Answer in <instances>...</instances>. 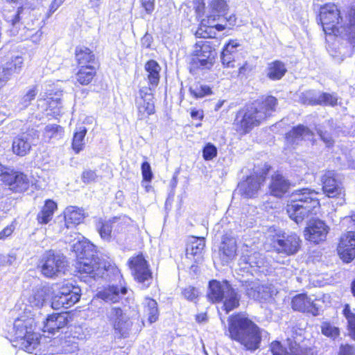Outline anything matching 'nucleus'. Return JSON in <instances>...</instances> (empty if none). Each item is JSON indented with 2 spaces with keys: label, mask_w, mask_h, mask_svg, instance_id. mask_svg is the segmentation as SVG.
<instances>
[{
  "label": "nucleus",
  "mask_w": 355,
  "mask_h": 355,
  "mask_svg": "<svg viewBox=\"0 0 355 355\" xmlns=\"http://www.w3.org/2000/svg\"><path fill=\"white\" fill-rule=\"evenodd\" d=\"M229 337L239 343L245 350L254 352L260 347L266 331L259 327L243 314H236L228 320Z\"/></svg>",
  "instance_id": "obj_1"
},
{
  "label": "nucleus",
  "mask_w": 355,
  "mask_h": 355,
  "mask_svg": "<svg viewBox=\"0 0 355 355\" xmlns=\"http://www.w3.org/2000/svg\"><path fill=\"white\" fill-rule=\"evenodd\" d=\"M277 99L272 96H267L246 105L237 114L236 125L237 131L245 134L254 127L258 126L268 116L275 111Z\"/></svg>",
  "instance_id": "obj_2"
},
{
  "label": "nucleus",
  "mask_w": 355,
  "mask_h": 355,
  "mask_svg": "<svg viewBox=\"0 0 355 355\" xmlns=\"http://www.w3.org/2000/svg\"><path fill=\"white\" fill-rule=\"evenodd\" d=\"M36 324L33 318L21 315L15 320L13 329L20 348L36 355H46V339L35 331Z\"/></svg>",
  "instance_id": "obj_3"
},
{
  "label": "nucleus",
  "mask_w": 355,
  "mask_h": 355,
  "mask_svg": "<svg viewBox=\"0 0 355 355\" xmlns=\"http://www.w3.org/2000/svg\"><path fill=\"white\" fill-rule=\"evenodd\" d=\"M317 195L316 191L308 188L293 192L286 206L289 217L300 224L310 214H316L320 208Z\"/></svg>",
  "instance_id": "obj_4"
},
{
  "label": "nucleus",
  "mask_w": 355,
  "mask_h": 355,
  "mask_svg": "<svg viewBox=\"0 0 355 355\" xmlns=\"http://www.w3.org/2000/svg\"><path fill=\"white\" fill-rule=\"evenodd\" d=\"M73 248L78 259L76 268L80 273L87 274L94 279L103 275L105 265L96 254L93 244L87 241H78Z\"/></svg>",
  "instance_id": "obj_5"
},
{
  "label": "nucleus",
  "mask_w": 355,
  "mask_h": 355,
  "mask_svg": "<svg viewBox=\"0 0 355 355\" xmlns=\"http://www.w3.org/2000/svg\"><path fill=\"white\" fill-rule=\"evenodd\" d=\"M341 19L340 10L335 4H326L321 7L320 11V20L323 31L327 35L340 36L347 40L354 47L355 46V24L352 19L347 26H338Z\"/></svg>",
  "instance_id": "obj_6"
},
{
  "label": "nucleus",
  "mask_w": 355,
  "mask_h": 355,
  "mask_svg": "<svg viewBox=\"0 0 355 355\" xmlns=\"http://www.w3.org/2000/svg\"><path fill=\"white\" fill-rule=\"evenodd\" d=\"M67 266L65 256L53 250L46 251L37 265L41 274L47 278H55L64 274Z\"/></svg>",
  "instance_id": "obj_7"
},
{
  "label": "nucleus",
  "mask_w": 355,
  "mask_h": 355,
  "mask_svg": "<svg viewBox=\"0 0 355 355\" xmlns=\"http://www.w3.org/2000/svg\"><path fill=\"white\" fill-rule=\"evenodd\" d=\"M128 266L134 279L144 287L148 288L152 282L153 275L144 256L138 254L132 257L128 260Z\"/></svg>",
  "instance_id": "obj_8"
},
{
  "label": "nucleus",
  "mask_w": 355,
  "mask_h": 355,
  "mask_svg": "<svg viewBox=\"0 0 355 355\" xmlns=\"http://www.w3.org/2000/svg\"><path fill=\"white\" fill-rule=\"evenodd\" d=\"M39 137V132L33 128L18 135L12 141V148L14 154L21 157L26 155L32 146L38 144Z\"/></svg>",
  "instance_id": "obj_9"
},
{
  "label": "nucleus",
  "mask_w": 355,
  "mask_h": 355,
  "mask_svg": "<svg viewBox=\"0 0 355 355\" xmlns=\"http://www.w3.org/2000/svg\"><path fill=\"white\" fill-rule=\"evenodd\" d=\"M0 180L7 185L11 191L21 193L30 186V180L26 175L8 168L0 174Z\"/></svg>",
  "instance_id": "obj_10"
},
{
  "label": "nucleus",
  "mask_w": 355,
  "mask_h": 355,
  "mask_svg": "<svg viewBox=\"0 0 355 355\" xmlns=\"http://www.w3.org/2000/svg\"><path fill=\"white\" fill-rule=\"evenodd\" d=\"M287 345L289 352L286 350L280 342L273 341L270 347L272 355H314L312 349L307 347L304 343H300L299 339L297 340L288 338Z\"/></svg>",
  "instance_id": "obj_11"
},
{
  "label": "nucleus",
  "mask_w": 355,
  "mask_h": 355,
  "mask_svg": "<svg viewBox=\"0 0 355 355\" xmlns=\"http://www.w3.org/2000/svg\"><path fill=\"white\" fill-rule=\"evenodd\" d=\"M300 237L294 233L277 235L273 242L274 248L278 253L288 256L296 254L300 248Z\"/></svg>",
  "instance_id": "obj_12"
},
{
  "label": "nucleus",
  "mask_w": 355,
  "mask_h": 355,
  "mask_svg": "<svg viewBox=\"0 0 355 355\" xmlns=\"http://www.w3.org/2000/svg\"><path fill=\"white\" fill-rule=\"evenodd\" d=\"M110 321L116 334L120 338H127L131 329L132 322L123 311L117 307H113L109 313Z\"/></svg>",
  "instance_id": "obj_13"
},
{
  "label": "nucleus",
  "mask_w": 355,
  "mask_h": 355,
  "mask_svg": "<svg viewBox=\"0 0 355 355\" xmlns=\"http://www.w3.org/2000/svg\"><path fill=\"white\" fill-rule=\"evenodd\" d=\"M265 179L263 174L250 175L239 184L238 191L245 198H255L265 182Z\"/></svg>",
  "instance_id": "obj_14"
},
{
  "label": "nucleus",
  "mask_w": 355,
  "mask_h": 355,
  "mask_svg": "<svg viewBox=\"0 0 355 355\" xmlns=\"http://www.w3.org/2000/svg\"><path fill=\"white\" fill-rule=\"evenodd\" d=\"M241 250L242 255L239 259V264L244 265V268L247 269L249 266L262 269V272L264 269L268 270L269 262L262 254L257 252H252L246 245L243 246Z\"/></svg>",
  "instance_id": "obj_15"
},
{
  "label": "nucleus",
  "mask_w": 355,
  "mask_h": 355,
  "mask_svg": "<svg viewBox=\"0 0 355 355\" xmlns=\"http://www.w3.org/2000/svg\"><path fill=\"white\" fill-rule=\"evenodd\" d=\"M337 251L344 262L349 263L355 258V232H349L340 237Z\"/></svg>",
  "instance_id": "obj_16"
},
{
  "label": "nucleus",
  "mask_w": 355,
  "mask_h": 355,
  "mask_svg": "<svg viewBox=\"0 0 355 355\" xmlns=\"http://www.w3.org/2000/svg\"><path fill=\"white\" fill-rule=\"evenodd\" d=\"M193 54L197 57L200 66L209 68L213 64L216 52L209 41L201 40L196 42Z\"/></svg>",
  "instance_id": "obj_17"
},
{
  "label": "nucleus",
  "mask_w": 355,
  "mask_h": 355,
  "mask_svg": "<svg viewBox=\"0 0 355 355\" xmlns=\"http://www.w3.org/2000/svg\"><path fill=\"white\" fill-rule=\"evenodd\" d=\"M322 190L329 198L338 197L344 194L342 183L336 179L334 171L326 172L321 178Z\"/></svg>",
  "instance_id": "obj_18"
},
{
  "label": "nucleus",
  "mask_w": 355,
  "mask_h": 355,
  "mask_svg": "<svg viewBox=\"0 0 355 355\" xmlns=\"http://www.w3.org/2000/svg\"><path fill=\"white\" fill-rule=\"evenodd\" d=\"M313 135V132L309 128L299 125L287 132L285 139L286 144L295 148L304 141H311Z\"/></svg>",
  "instance_id": "obj_19"
},
{
  "label": "nucleus",
  "mask_w": 355,
  "mask_h": 355,
  "mask_svg": "<svg viewBox=\"0 0 355 355\" xmlns=\"http://www.w3.org/2000/svg\"><path fill=\"white\" fill-rule=\"evenodd\" d=\"M329 232V227L319 219L311 220L306 228V239L313 243L324 241Z\"/></svg>",
  "instance_id": "obj_20"
},
{
  "label": "nucleus",
  "mask_w": 355,
  "mask_h": 355,
  "mask_svg": "<svg viewBox=\"0 0 355 355\" xmlns=\"http://www.w3.org/2000/svg\"><path fill=\"white\" fill-rule=\"evenodd\" d=\"M77 349V344L70 338H55L49 340L46 354H69L74 352Z\"/></svg>",
  "instance_id": "obj_21"
},
{
  "label": "nucleus",
  "mask_w": 355,
  "mask_h": 355,
  "mask_svg": "<svg viewBox=\"0 0 355 355\" xmlns=\"http://www.w3.org/2000/svg\"><path fill=\"white\" fill-rule=\"evenodd\" d=\"M237 244L233 236L224 235L219 247V257L223 264L232 261L236 255Z\"/></svg>",
  "instance_id": "obj_22"
},
{
  "label": "nucleus",
  "mask_w": 355,
  "mask_h": 355,
  "mask_svg": "<svg viewBox=\"0 0 355 355\" xmlns=\"http://www.w3.org/2000/svg\"><path fill=\"white\" fill-rule=\"evenodd\" d=\"M67 324L66 313H53L49 315L44 322L42 330L44 332L54 334L56 331L64 328Z\"/></svg>",
  "instance_id": "obj_23"
},
{
  "label": "nucleus",
  "mask_w": 355,
  "mask_h": 355,
  "mask_svg": "<svg viewBox=\"0 0 355 355\" xmlns=\"http://www.w3.org/2000/svg\"><path fill=\"white\" fill-rule=\"evenodd\" d=\"M292 307L294 310L311 313L314 315L318 314V309L313 300L305 294H299L292 300Z\"/></svg>",
  "instance_id": "obj_24"
},
{
  "label": "nucleus",
  "mask_w": 355,
  "mask_h": 355,
  "mask_svg": "<svg viewBox=\"0 0 355 355\" xmlns=\"http://www.w3.org/2000/svg\"><path fill=\"white\" fill-rule=\"evenodd\" d=\"M289 187V182L282 174L275 173L272 175L269 187L271 195L282 198L288 192Z\"/></svg>",
  "instance_id": "obj_25"
},
{
  "label": "nucleus",
  "mask_w": 355,
  "mask_h": 355,
  "mask_svg": "<svg viewBox=\"0 0 355 355\" xmlns=\"http://www.w3.org/2000/svg\"><path fill=\"white\" fill-rule=\"evenodd\" d=\"M127 293L125 286H109L98 293V297L107 302H117Z\"/></svg>",
  "instance_id": "obj_26"
},
{
  "label": "nucleus",
  "mask_w": 355,
  "mask_h": 355,
  "mask_svg": "<svg viewBox=\"0 0 355 355\" xmlns=\"http://www.w3.org/2000/svg\"><path fill=\"white\" fill-rule=\"evenodd\" d=\"M231 285L227 282L212 280L209 282L208 298L213 302H221L224 295Z\"/></svg>",
  "instance_id": "obj_27"
},
{
  "label": "nucleus",
  "mask_w": 355,
  "mask_h": 355,
  "mask_svg": "<svg viewBox=\"0 0 355 355\" xmlns=\"http://www.w3.org/2000/svg\"><path fill=\"white\" fill-rule=\"evenodd\" d=\"M78 290L75 289V292H72V295H61L57 293L52 298L51 307L53 309H60L61 308L68 309L79 301V295H78Z\"/></svg>",
  "instance_id": "obj_28"
},
{
  "label": "nucleus",
  "mask_w": 355,
  "mask_h": 355,
  "mask_svg": "<svg viewBox=\"0 0 355 355\" xmlns=\"http://www.w3.org/2000/svg\"><path fill=\"white\" fill-rule=\"evenodd\" d=\"M205 247V241L203 237H193L187 245V255L193 257L196 262H200L202 260Z\"/></svg>",
  "instance_id": "obj_29"
},
{
  "label": "nucleus",
  "mask_w": 355,
  "mask_h": 355,
  "mask_svg": "<svg viewBox=\"0 0 355 355\" xmlns=\"http://www.w3.org/2000/svg\"><path fill=\"white\" fill-rule=\"evenodd\" d=\"M64 224L67 229L80 224L84 219V213L77 207L70 206L64 210Z\"/></svg>",
  "instance_id": "obj_30"
},
{
  "label": "nucleus",
  "mask_w": 355,
  "mask_h": 355,
  "mask_svg": "<svg viewBox=\"0 0 355 355\" xmlns=\"http://www.w3.org/2000/svg\"><path fill=\"white\" fill-rule=\"evenodd\" d=\"M209 14L207 19L209 21L219 20L224 17L228 10V6L225 0H211L209 3Z\"/></svg>",
  "instance_id": "obj_31"
},
{
  "label": "nucleus",
  "mask_w": 355,
  "mask_h": 355,
  "mask_svg": "<svg viewBox=\"0 0 355 355\" xmlns=\"http://www.w3.org/2000/svg\"><path fill=\"white\" fill-rule=\"evenodd\" d=\"M117 220V218H113L112 220H105L101 218L96 219V229L98 232L101 239L107 241H110L112 228Z\"/></svg>",
  "instance_id": "obj_32"
},
{
  "label": "nucleus",
  "mask_w": 355,
  "mask_h": 355,
  "mask_svg": "<svg viewBox=\"0 0 355 355\" xmlns=\"http://www.w3.org/2000/svg\"><path fill=\"white\" fill-rule=\"evenodd\" d=\"M151 94H146L142 96L141 99L138 102V118L140 120L147 118L149 115L155 112L154 102Z\"/></svg>",
  "instance_id": "obj_33"
},
{
  "label": "nucleus",
  "mask_w": 355,
  "mask_h": 355,
  "mask_svg": "<svg viewBox=\"0 0 355 355\" xmlns=\"http://www.w3.org/2000/svg\"><path fill=\"white\" fill-rule=\"evenodd\" d=\"M240 295L237 292L230 286L224 295V297L221 302H223L224 310L227 313L237 308L239 305Z\"/></svg>",
  "instance_id": "obj_34"
},
{
  "label": "nucleus",
  "mask_w": 355,
  "mask_h": 355,
  "mask_svg": "<svg viewBox=\"0 0 355 355\" xmlns=\"http://www.w3.org/2000/svg\"><path fill=\"white\" fill-rule=\"evenodd\" d=\"M64 129L57 124H49L45 126L43 132V138L45 141L54 142L62 138Z\"/></svg>",
  "instance_id": "obj_35"
},
{
  "label": "nucleus",
  "mask_w": 355,
  "mask_h": 355,
  "mask_svg": "<svg viewBox=\"0 0 355 355\" xmlns=\"http://www.w3.org/2000/svg\"><path fill=\"white\" fill-rule=\"evenodd\" d=\"M287 71L285 64L279 60L268 64L267 76L272 80H280Z\"/></svg>",
  "instance_id": "obj_36"
},
{
  "label": "nucleus",
  "mask_w": 355,
  "mask_h": 355,
  "mask_svg": "<svg viewBox=\"0 0 355 355\" xmlns=\"http://www.w3.org/2000/svg\"><path fill=\"white\" fill-rule=\"evenodd\" d=\"M56 208L57 205L53 200H46L42 209L37 214V219L38 223L40 224H47L52 219Z\"/></svg>",
  "instance_id": "obj_37"
},
{
  "label": "nucleus",
  "mask_w": 355,
  "mask_h": 355,
  "mask_svg": "<svg viewBox=\"0 0 355 355\" xmlns=\"http://www.w3.org/2000/svg\"><path fill=\"white\" fill-rule=\"evenodd\" d=\"M145 70L148 72L149 83L153 86L157 85L159 81V72L161 70L159 64L155 60H149L145 64Z\"/></svg>",
  "instance_id": "obj_38"
},
{
  "label": "nucleus",
  "mask_w": 355,
  "mask_h": 355,
  "mask_svg": "<svg viewBox=\"0 0 355 355\" xmlns=\"http://www.w3.org/2000/svg\"><path fill=\"white\" fill-rule=\"evenodd\" d=\"M144 313L148 315L150 323L155 322L158 319L159 311L157 302L150 297H146L143 302Z\"/></svg>",
  "instance_id": "obj_39"
},
{
  "label": "nucleus",
  "mask_w": 355,
  "mask_h": 355,
  "mask_svg": "<svg viewBox=\"0 0 355 355\" xmlns=\"http://www.w3.org/2000/svg\"><path fill=\"white\" fill-rule=\"evenodd\" d=\"M96 74V69L92 65L81 66L76 73L78 82L81 85H88Z\"/></svg>",
  "instance_id": "obj_40"
},
{
  "label": "nucleus",
  "mask_w": 355,
  "mask_h": 355,
  "mask_svg": "<svg viewBox=\"0 0 355 355\" xmlns=\"http://www.w3.org/2000/svg\"><path fill=\"white\" fill-rule=\"evenodd\" d=\"M76 58L78 64L81 66L91 65L95 59L92 51L87 47H79L76 50Z\"/></svg>",
  "instance_id": "obj_41"
},
{
  "label": "nucleus",
  "mask_w": 355,
  "mask_h": 355,
  "mask_svg": "<svg viewBox=\"0 0 355 355\" xmlns=\"http://www.w3.org/2000/svg\"><path fill=\"white\" fill-rule=\"evenodd\" d=\"M87 131V128L85 126H80L73 135L72 148L76 153H78L83 149Z\"/></svg>",
  "instance_id": "obj_42"
},
{
  "label": "nucleus",
  "mask_w": 355,
  "mask_h": 355,
  "mask_svg": "<svg viewBox=\"0 0 355 355\" xmlns=\"http://www.w3.org/2000/svg\"><path fill=\"white\" fill-rule=\"evenodd\" d=\"M46 291L44 288L37 289L29 297V302L32 306L40 308L46 302Z\"/></svg>",
  "instance_id": "obj_43"
},
{
  "label": "nucleus",
  "mask_w": 355,
  "mask_h": 355,
  "mask_svg": "<svg viewBox=\"0 0 355 355\" xmlns=\"http://www.w3.org/2000/svg\"><path fill=\"white\" fill-rule=\"evenodd\" d=\"M24 60L21 57L17 56L12 59L10 62L5 64L6 70L9 72L11 77L15 74H18L23 67Z\"/></svg>",
  "instance_id": "obj_44"
},
{
  "label": "nucleus",
  "mask_w": 355,
  "mask_h": 355,
  "mask_svg": "<svg viewBox=\"0 0 355 355\" xmlns=\"http://www.w3.org/2000/svg\"><path fill=\"white\" fill-rule=\"evenodd\" d=\"M242 288L245 292V294L250 298L257 300L259 299L260 294H259V282H249L246 281L242 284Z\"/></svg>",
  "instance_id": "obj_45"
},
{
  "label": "nucleus",
  "mask_w": 355,
  "mask_h": 355,
  "mask_svg": "<svg viewBox=\"0 0 355 355\" xmlns=\"http://www.w3.org/2000/svg\"><path fill=\"white\" fill-rule=\"evenodd\" d=\"M46 102V111H49L48 114L53 116L59 115L61 112L62 103L59 98H48L45 100Z\"/></svg>",
  "instance_id": "obj_46"
},
{
  "label": "nucleus",
  "mask_w": 355,
  "mask_h": 355,
  "mask_svg": "<svg viewBox=\"0 0 355 355\" xmlns=\"http://www.w3.org/2000/svg\"><path fill=\"white\" fill-rule=\"evenodd\" d=\"M300 101L304 105H315L320 104L319 94L311 90L302 92L300 96Z\"/></svg>",
  "instance_id": "obj_47"
},
{
  "label": "nucleus",
  "mask_w": 355,
  "mask_h": 355,
  "mask_svg": "<svg viewBox=\"0 0 355 355\" xmlns=\"http://www.w3.org/2000/svg\"><path fill=\"white\" fill-rule=\"evenodd\" d=\"M37 94V86L33 85L30 87L26 93L22 96L19 101V104L23 108H26L30 105L32 101H33Z\"/></svg>",
  "instance_id": "obj_48"
},
{
  "label": "nucleus",
  "mask_w": 355,
  "mask_h": 355,
  "mask_svg": "<svg viewBox=\"0 0 355 355\" xmlns=\"http://www.w3.org/2000/svg\"><path fill=\"white\" fill-rule=\"evenodd\" d=\"M189 92L195 98H202L211 93V88L205 85L196 84L189 88Z\"/></svg>",
  "instance_id": "obj_49"
},
{
  "label": "nucleus",
  "mask_w": 355,
  "mask_h": 355,
  "mask_svg": "<svg viewBox=\"0 0 355 355\" xmlns=\"http://www.w3.org/2000/svg\"><path fill=\"white\" fill-rule=\"evenodd\" d=\"M321 331L324 336L330 337L333 339L339 335L338 328L333 326L329 322H323L322 324Z\"/></svg>",
  "instance_id": "obj_50"
},
{
  "label": "nucleus",
  "mask_w": 355,
  "mask_h": 355,
  "mask_svg": "<svg viewBox=\"0 0 355 355\" xmlns=\"http://www.w3.org/2000/svg\"><path fill=\"white\" fill-rule=\"evenodd\" d=\"M338 98L334 94L322 93L319 94V105L334 106L337 104Z\"/></svg>",
  "instance_id": "obj_51"
},
{
  "label": "nucleus",
  "mask_w": 355,
  "mask_h": 355,
  "mask_svg": "<svg viewBox=\"0 0 355 355\" xmlns=\"http://www.w3.org/2000/svg\"><path fill=\"white\" fill-rule=\"evenodd\" d=\"M75 289L78 290V295H79V298L80 297V288L78 286H75L72 285L71 284H66L63 285L62 287H60V290L58 293H61V295H72V292H75Z\"/></svg>",
  "instance_id": "obj_52"
},
{
  "label": "nucleus",
  "mask_w": 355,
  "mask_h": 355,
  "mask_svg": "<svg viewBox=\"0 0 355 355\" xmlns=\"http://www.w3.org/2000/svg\"><path fill=\"white\" fill-rule=\"evenodd\" d=\"M141 169L143 180L146 182H150L153 179V174L150 164L148 162H143Z\"/></svg>",
  "instance_id": "obj_53"
},
{
  "label": "nucleus",
  "mask_w": 355,
  "mask_h": 355,
  "mask_svg": "<svg viewBox=\"0 0 355 355\" xmlns=\"http://www.w3.org/2000/svg\"><path fill=\"white\" fill-rule=\"evenodd\" d=\"M184 297L189 301H194L199 295L198 290L193 286H188L182 291Z\"/></svg>",
  "instance_id": "obj_54"
},
{
  "label": "nucleus",
  "mask_w": 355,
  "mask_h": 355,
  "mask_svg": "<svg viewBox=\"0 0 355 355\" xmlns=\"http://www.w3.org/2000/svg\"><path fill=\"white\" fill-rule=\"evenodd\" d=\"M217 155L216 148L211 144H207L203 149V157L206 160H211Z\"/></svg>",
  "instance_id": "obj_55"
},
{
  "label": "nucleus",
  "mask_w": 355,
  "mask_h": 355,
  "mask_svg": "<svg viewBox=\"0 0 355 355\" xmlns=\"http://www.w3.org/2000/svg\"><path fill=\"white\" fill-rule=\"evenodd\" d=\"M88 332L87 328L84 329L82 326H76L72 331V335L73 338H76L78 340H83L87 338Z\"/></svg>",
  "instance_id": "obj_56"
},
{
  "label": "nucleus",
  "mask_w": 355,
  "mask_h": 355,
  "mask_svg": "<svg viewBox=\"0 0 355 355\" xmlns=\"http://www.w3.org/2000/svg\"><path fill=\"white\" fill-rule=\"evenodd\" d=\"M221 60L223 65H225L227 67H233V62L234 61V55L229 54V53L222 51L221 53Z\"/></svg>",
  "instance_id": "obj_57"
},
{
  "label": "nucleus",
  "mask_w": 355,
  "mask_h": 355,
  "mask_svg": "<svg viewBox=\"0 0 355 355\" xmlns=\"http://www.w3.org/2000/svg\"><path fill=\"white\" fill-rule=\"evenodd\" d=\"M83 181L85 183L94 182L97 179V175L94 171L87 170L83 173Z\"/></svg>",
  "instance_id": "obj_58"
},
{
  "label": "nucleus",
  "mask_w": 355,
  "mask_h": 355,
  "mask_svg": "<svg viewBox=\"0 0 355 355\" xmlns=\"http://www.w3.org/2000/svg\"><path fill=\"white\" fill-rule=\"evenodd\" d=\"M216 21H209V19H203L201 21V26L209 28H215L218 31H221L226 28L224 24H216Z\"/></svg>",
  "instance_id": "obj_59"
},
{
  "label": "nucleus",
  "mask_w": 355,
  "mask_h": 355,
  "mask_svg": "<svg viewBox=\"0 0 355 355\" xmlns=\"http://www.w3.org/2000/svg\"><path fill=\"white\" fill-rule=\"evenodd\" d=\"M140 3L147 14H152L155 9V0H140Z\"/></svg>",
  "instance_id": "obj_60"
},
{
  "label": "nucleus",
  "mask_w": 355,
  "mask_h": 355,
  "mask_svg": "<svg viewBox=\"0 0 355 355\" xmlns=\"http://www.w3.org/2000/svg\"><path fill=\"white\" fill-rule=\"evenodd\" d=\"M318 133L320 135L321 139L327 145L331 146L334 141L331 137V135L326 130H322L321 129L318 130Z\"/></svg>",
  "instance_id": "obj_61"
},
{
  "label": "nucleus",
  "mask_w": 355,
  "mask_h": 355,
  "mask_svg": "<svg viewBox=\"0 0 355 355\" xmlns=\"http://www.w3.org/2000/svg\"><path fill=\"white\" fill-rule=\"evenodd\" d=\"M239 46L240 44L237 40H230L228 44L225 45L223 51L229 53V54L234 55L236 51V48Z\"/></svg>",
  "instance_id": "obj_62"
},
{
  "label": "nucleus",
  "mask_w": 355,
  "mask_h": 355,
  "mask_svg": "<svg viewBox=\"0 0 355 355\" xmlns=\"http://www.w3.org/2000/svg\"><path fill=\"white\" fill-rule=\"evenodd\" d=\"M11 78V76L10 75L8 70H6V67L4 65L0 68V85H4L8 80Z\"/></svg>",
  "instance_id": "obj_63"
},
{
  "label": "nucleus",
  "mask_w": 355,
  "mask_h": 355,
  "mask_svg": "<svg viewBox=\"0 0 355 355\" xmlns=\"http://www.w3.org/2000/svg\"><path fill=\"white\" fill-rule=\"evenodd\" d=\"M258 289L259 294H260V296L259 297V299H257V300H266L268 297H270V293L268 287L263 285H261L259 282Z\"/></svg>",
  "instance_id": "obj_64"
}]
</instances>
